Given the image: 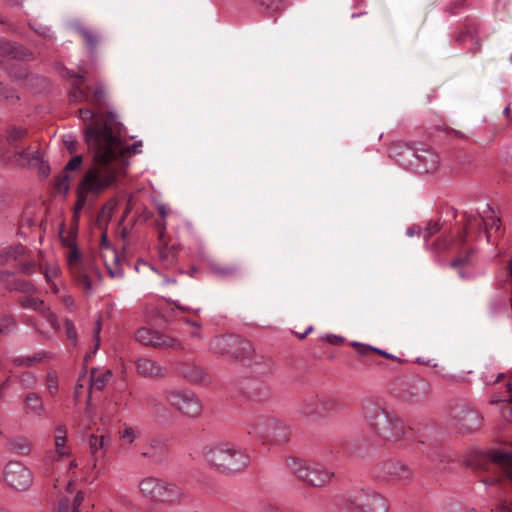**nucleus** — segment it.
I'll return each instance as SVG.
<instances>
[{
    "label": "nucleus",
    "instance_id": "obj_1",
    "mask_svg": "<svg viewBox=\"0 0 512 512\" xmlns=\"http://www.w3.org/2000/svg\"><path fill=\"white\" fill-rule=\"evenodd\" d=\"M85 142L93 154L94 161L105 171L114 170L116 176L119 166L128 153L136 155L142 152V141L123 146L121 139L113 134L111 126L107 123L102 126L96 124L87 126Z\"/></svg>",
    "mask_w": 512,
    "mask_h": 512
},
{
    "label": "nucleus",
    "instance_id": "obj_2",
    "mask_svg": "<svg viewBox=\"0 0 512 512\" xmlns=\"http://www.w3.org/2000/svg\"><path fill=\"white\" fill-rule=\"evenodd\" d=\"M363 416L369 427L384 443L405 440L411 434V429L405 427L399 418L387 414L373 401H366L363 404Z\"/></svg>",
    "mask_w": 512,
    "mask_h": 512
},
{
    "label": "nucleus",
    "instance_id": "obj_3",
    "mask_svg": "<svg viewBox=\"0 0 512 512\" xmlns=\"http://www.w3.org/2000/svg\"><path fill=\"white\" fill-rule=\"evenodd\" d=\"M389 155L399 165L414 170L418 174L433 172L439 165L438 155L423 145L417 147L411 143L398 141L390 146Z\"/></svg>",
    "mask_w": 512,
    "mask_h": 512
},
{
    "label": "nucleus",
    "instance_id": "obj_4",
    "mask_svg": "<svg viewBox=\"0 0 512 512\" xmlns=\"http://www.w3.org/2000/svg\"><path fill=\"white\" fill-rule=\"evenodd\" d=\"M204 460L211 467L224 474L243 471L250 464L249 455L230 443H215L202 449Z\"/></svg>",
    "mask_w": 512,
    "mask_h": 512
},
{
    "label": "nucleus",
    "instance_id": "obj_5",
    "mask_svg": "<svg viewBox=\"0 0 512 512\" xmlns=\"http://www.w3.org/2000/svg\"><path fill=\"white\" fill-rule=\"evenodd\" d=\"M138 487L141 495L153 503L178 504L184 497L178 485L152 476L141 479Z\"/></svg>",
    "mask_w": 512,
    "mask_h": 512
},
{
    "label": "nucleus",
    "instance_id": "obj_6",
    "mask_svg": "<svg viewBox=\"0 0 512 512\" xmlns=\"http://www.w3.org/2000/svg\"><path fill=\"white\" fill-rule=\"evenodd\" d=\"M343 512H387L385 498L372 489H359L344 497L338 505Z\"/></svg>",
    "mask_w": 512,
    "mask_h": 512
},
{
    "label": "nucleus",
    "instance_id": "obj_7",
    "mask_svg": "<svg viewBox=\"0 0 512 512\" xmlns=\"http://www.w3.org/2000/svg\"><path fill=\"white\" fill-rule=\"evenodd\" d=\"M116 182L114 170L105 171L102 168L98 172L88 171L77 190V201L75 203V213L83 209L87 202L88 193H99Z\"/></svg>",
    "mask_w": 512,
    "mask_h": 512
},
{
    "label": "nucleus",
    "instance_id": "obj_8",
    "mask_svg": "<svg viewBox=\"0 0 512 512\" xmlns=\"http://www.w3.org/2000/svg\"><path fill=\"white\" fill-rule=\"evenodd\" d=\"M486 212H488L487 215H482L480 212L464 213L466 219L464 237L471 235L473 232H476V237H479L484 231L487 242L493 241L494 233L500 231V219L490 209L489 204H486V210H483L482 213L486 214Z\"/></svg>",
    "mask_w": 512,
    "mask_h": 512
},
{
    "label": "nucleus",
    "instance_id": "obj_9",
    "mask_svg": "<svg viewBox=\"0 0 512 512\" xmlns=\"http://www.w3.org/2000/svg\"><path fill=\"white\" fill-rule=\"evenodd\" d=\"M286 465L299 479L314 487H321L329 483L334 476L333 472L319 464L307 465L302 460L294 457L288 458Z\"/></svg>",
    "mask_w": 512,
    "mask_h": 512
},
{
    "label": "nucleus",
    "instance_id": "obj_10",
    "mask_svg": "<svg viewBox=\"0 0 512 512\" xmlns=\"http://www.w3.org/2000/svg\"><path fill=\"white\" fill-rule=\"evenodd\" d=\"M248 433L259 435L277 444L284 443L289 438V429L286 424L273 417H258Z\"/></svg>",
    "mask_w": 512,
    "mask_h": 512
},
{
    "label": "nucleus",
    "instance_id": "obj_11",
    "mask_svg": "<svg viewBox=\"0 0 512 512\" xmlns=\"http://www.w3.org/2000/svg\"><path fill=\"white\" fill-rule=\"evenodd\" d=\"M165 399L175 409L189 417H197L202 411L199 399L188 390H168L165 392Z\"/></svg>",
    "mask_w": 512,
    "mask_h": 512
},
{
    "label": "nucleus",
    "instance_id": "obj_12",
    "mask_svg": "<svg viewBox=\"0 0 512 512\" xmlns=\"http://www.w3.org/2000/svg\"><path fill=\"white\" fill-rule=\"evenodd\" d=\"M340 404L334 398L328 396H316L305 399L299 408V412L305 417H326L338 411Z\"/></svg>",
    "mask_w": 512,
    "mask_h": 512
},
{
    "label": "nucleus",
    "instance_id": "obj_13",
    "mask_svg": "<svg viewBox=\"0 0 512 512\" xmlns=\"http://www.w3.org/2000/svg\"><path fill=\"white\" fill-rule=\"evenodd\" d=\"M135 336L136 340L141 344L151 346L156 349H183V346L178 339L150 328L143 327L138 329Z\"/></svg>",
    "mask_w": 512,
    "mask_h": 512
},
{
    "label": "nucleus",
    "instance_id": "obj_14",
    "mask_svg": "<svg viewBox=\"0 0 512 512\" xmlns=\"http://www.w3.org/2000/svg\"><path fill=\"white\" fill-rule=\"evenodd\" d=\"M373 475L378 479L393 482H407L412 478L410 468L395 460H388L375 465Z\"/></svg>",
    "mask_w": 512,
    "mask_h": 512
},
{
    "label": "nucleus",
    "instance_id": "obj_15",
    "mask_svg": "<svg viewBox=\"0 0 512 512\" xmlns=\"http://www.w3.org/2000/svg\"><path fill=\"white\" fill-rule=\"evenodd\" d=\"M6 483L17 491L28 489L33 481L32 472L23 463L10 461L4 468Z\"/></svg>",
    "mask_w": 512,
    "mask_h": 512
},
{
    "label": "nucleus",
    "instance_id": "obj_16",
    "mask_svg": "<svg viewBox=\"0 0 512 512\" xmlns=\"http://www.w3.org/2000/svg\"><path fill=\"white\" fill-rule=\"evenodd\" d=\"M40 156L31 146L22 150L10 152L5 147H0V162L4 165H12L25 168L39 161Z\"/></svg>",
    "mask_w": 512,
    "mask_h": 512
},
{
    "label": "nucleus",
    "instance_id": "obj_17",
    "mask_svg": "<svg viewBox=\"0 0 512 512\" xmlns=\"http://www.w3.org/2000/svg\"><path fill=\"white\" fill-rule=\"evenodd\" d=\"M454 40L457 44L462 45L467 40L472 42L470 49L472 54H476L481 50L482 38L480 37V25L476 19L466 18L460 31L455 34Z\"/></svg>",
    "mask_w": 512,
    "mask_h": 512
},
{
    "label": "nucleus",
    "instance_id": "obj_18",
    "mask_svg": "<svg viewBox=\"0 0 512 512\" xmlns=\"http://www.w3.org/2000/svg\"><path fill=\"white\" fill-rule=\"evenodd\" d=\"M0 283L9 290H15L24 294L37 292V288L33 283L24 279L16 278L14 273L9 271L0 272Z\"/></svg>",
    "mask_w": 512,
    "mask_h": 512
},
{
    "label": "nucleus",
    "instance_id": "obj_19",
    "mask_svg": "<svg viewBox=\"0 0 512 512\" xmlns=\"http://www.w3.org/2000/svg\"><path fill=\"white\" fill-rule=\"evenodd\" d=\"M137 372L145 378H162L166 375V368L158 362L147 358L140 357L135 361Z\"/></svg>",
    "mask_w": 512,
    "mask_h": 512
},
{
    "label": "nucleus",
    "instance_id": "obj_20",
    "mask_svg": "<svg viewBox=\"0 0 512 512\" xmlns=\"http://www.w3.org/2000/svg\"><path fill=\"white\" fill-rule=\"evenodd\" d=\"M480 462H490L500 466L503 468L506 477L512 481V454L491 450L480 456Z\"/></svg>",
    "mask_w": 512,
    "mask_h": 512
},
{
    "label": "nucleus",
    "instance_id": "obj_21",
    "mask_svg": "<svg viewBox=\"0 0 512 512\" xmlns=\"http://www.w3.org/2000/svg\"><path fill=\"white\" fill-rule=\"evenodd\" d=\"M208 268L211 274L221 279H229L240 275L239 264H220L214 260H208Z\"/></svg>",
    "mask_w": 512,
    "mask_h": 512
},
{
    "label": "nucleus",
    "instance_id": "obj_22",
    "mask_svg": "<svg viewBox=\"0 0 512 512\" xmlns=\"http://www.w3.org/2000/svg\"><path fill=\"white\" fill-rule=\"evenodd\" d=\"M0 56L29 59L32 56V53L15 42L0 39Z\"/></svg>",
    "mask_w": 512,
    "mask_h": 512
},
{
    "label": "nucleus",
    "instance_id": "obj_23",
    "mask_svg": "<svg viewBox=\"0 0 512 512\" xmlns=\"http://www.w3.org/2000/svg\"><path fill=\"white\" fill-rule=\"evenodd\" d=\"M141 456L147 458L153 464L161 463L166 456L165 446L159 440H152L143 448Z\"/></svg>",
    "mask_w": 512,
    "mask_h": 512
},
{
    "label": "nucleus",
    "instance_id": "obj_24",
    "mask_svg": "<svg viewBox=\"0 0 512 512\" xmlns=\"http://www.w3.org/2000/svg\"><path fill=\"white\" fill-rule=\"evenodd\" d=\"M28 129L23 126L9 125L5 129V141L12 148H19L21 142L27 137Z\"/></svg>",
    "mask_w": 512,
    "mask_h": 512
},
{
    "label": "nucleus",
    "instance_id": "obj_25",
    "mask_svg": "<svg viewBox=\"0 0 512 512\" xmlns=\"http://www.w3.org/2000/svg\"><path fill=\"white\" fill-rule=\"evenodd\" d=\"M67 433V427L64 424L55 427L54 445L56 453L60 458L68 457L71 453L70 448L66 445Z\"/></svg>",
    "mask_w": 512,
    "mask_h": 512
},
{
    "label": "nucleus",
    "instance_id": "obj_26",
    "mask_svg": "<svg viewBox=\"0 0 512 512\" xmlns=\"http://www.w3.org/2000/svg\"><path fill=\"white\" fill-rule=\"evenodd\" d=\"M105 267L110 277L121 278L124 274L123 268L119 261V256L116 250H110V254H101Z\"/></svg>",
    "mask_w": 512,
    "mask_h": 512
},
{
    "label": "nucleus",
    "instance_id": "obj_27",
    "mask_svg": "<svg viewBox=\"0 0 512 512\" xmlns=\"http://www.w3.org/2000/svg\"><path fill=\"white\" fill-rule=\"evenodd\" d=\"M474 253L475 251L473 248H467L463 253H460L458 257L450 262V266L452 268L458 269V274L462 279L468 278V275L463 272L462 267L473 264Z\"/></svg>",
    "mask_w": 512,
    "mask_h": 512
},
{
    "label": "nucleus",
    "instance_id": "obj_28",
    "mask_svg": "<svg viewBox=\"0 0 512 512\" xmlns=\"http://www.w3.org/2000/svg\"><path fill=\"white\" fill-rule=\"evenodd\" d=\"M179 373L190 383H201L205 380L203 370L194 365L184 364L180 366Z\"/></svg>",
    "mask_w": 512,
    "mask_h": 512
},
{
    "label": "nucleus",
    "instance_id": "obj_29",
    "mask_svg": "<svg viewBox=\"0 0 512 512\" xmlns=\"http://www.w3.org/2000/svg\"><path fill=\"white\" fill-rule=\"evenodd\" d=\"M77 32L81 35L83 38L85 45L88 49V52L91 56H93L96 53V48L99 43V35L98 33L94 32L93 30L87 28V27H78Z\"/></svg>",
    "mask_w": 512,
    "mask_h": 512
},
{
    "label": "nucleus",
    "instance_id": "obj_30",
    "mask_svg": "<svg viewBox=\"0 0 512 512\" xmlns=\"http://www.w3.org/2000/svg\"><path fill=\"white\" fill-rule=\"evenodd\" d=\"M481 424L482 417L477 411L468 409L464 412L461 419V425L464 430L468 432L475 431L481 427Z\"/></svg>",
    "mask_w": 512,
    "mask_h": 512
},
{
    "label": "nucleus",
    "instance_id": "obj_31",
    "mask_svg": "<svg viewBox=\"0 0 512 512\" xmlns=\"http://www.w3.org/2000/svg\"><path fill=\"white\" fill-rule=\"evenodd\" d=\"M34 293H28L18 298V303L24 309H32L36 312L43 313L46 310L45 303L42 299L35 297Z\"/></svg>",
    "mask_w": 512,
    "mask_h": 512
},
{
    "label": "nucleus",
    "instance_id": "obj_32",
    "mask_svg": "<svg viewBox=\"0 0 512 512\" xmlns=\"http://www.w3.org/2000/svg\"><path fill=\"white\" fill-rule=\"evenodd\" d=\"M26 252L25 246L17 244L8 246L0 251V265H5L9 261L17 260L22 257Z\"/></svg>",
    "mask_w": 512,
    "mask_h": 512
},
{
    "label": "nucleus",
    "instance_id": "obj_33",
    "mask_svg": "<svg viewBox=\"0 0 512 512\" xmlns=\"http://www.w3.org/2000/svg\"><path fill=\"white\" fill-rule=\"evenodd\" d=\"M52 358V354L47 351L39 352L37 354H34L33 356H19L13 359V364L15 366H25V367H31L35 363L42 362L46 359Z\"/></svg>",
    "mask_w": 512,
    "mask_h": 512
},
{
    "label": "nucleus",
    "instance_id": "obj_34",
    "mask_svg": "<svg viewBox=\"0 0 512 512\" xmlns=\"http://www.w3.org/2000/svg\"><path fill=\"white\" fill-rule=\"evenodd\" d=\"M10 450L20 455H29L32 449L31 442L25 437H13L8 440Z\"/></svg>",
    "mask_w": 512,
    "mask_h": 512
},
{
    "label": "nucleus",
    "instance_id": "obj_35",
    "mask_svg": "<svg viewBox=\"0 0 512 512\" xmlns=\"http://www.w3.org/2000/svg\"><path fill=\"white\" fill-rule=\"evenodd\" d=\"M110 443V438L105 435H95L91 434L88 440V445L90 449V453L93 458L96 460L98 457V453L104 449L106 445Z\"/></svg>",
    "mask_w": 512,
    "mask_h": 512
},
{
    "label": "nucleus",
    "instance_id": "obj_36",
    "mask_svg": "<svg viewBox=\"0 0 512 512\" xmlns=\"http://www.w3.org/2000/svg\"><path fill=\"white\" fill-rule=\"evenodd\" d=\"M27 413L41 415L44 412V405L42 399L37 393H29L25 397Z\"/></svg>",
    "mask_w": 512,
    "mask_h": 512
},
{
    "label": "nucleus",
    "instance_id": "obj_37",
    "mask_svg": "<svg viewBox=\"0 0 512 512\" xmlns=\"http://www.w3.org/2000/svg\"><path fill=\"white\" fill-rule=\"evenodd\" d=\"M253 2L261 12H265L269 15L280 12L285 7L283 0H253Z\"/></svg>",
    "mask_w": 512,
    "mask_h": 512
},
{
    "label": "nucleus",
    "instance_id": "obj_38",
    "mask_svg": "<svg viewBox=\"0 0 512 512\" xmlns=\"http://www.w3.org/2000/svg\"><path fill=\"white\" fill-rule=\"evenodd\" d=\"M111 375L112 373L110 370L99 372L97 369H92L90 378L91 388L102 390L106 386Z\"/></svg>",
    "mask_w": 512,
    "mask_h": 512
},
{
    "label": "nucleus",
    "instance_id": "obj_39",
    "mask_svg": "<svg viewBox=\"0 0 512 512\" xmlns=\"http://www.w3.org/2000/svg\"><path fill=\"white\" fill-rule=\"evenodd\" d=\"M159 258L166 267L173 266L177 261V251L175 246H168L167 244L160 246Z\"/></svg>",
    "mask_w": 512,
    "mask_h": 512
},
{
    "label": "nucleus",
    "instance_id": "obj_40",
    "mask_svg": "<svg viewBox=\"0 0 512 512\" xmlns=\"http://www.w3.org/2000/svg\"><path fill=\"white\" fill-rule=\"evenodd\" d=\"M453 243V239L450 236H440L437 238L430 246L428 245V249L439 254L447 251Z\"/></svg>",
    "mask_w": 512,
    "mask_h": 512
},
{
    "label": "nucleus",
    "instance_id": "obj_41",
    "mask_svg": "<svg viewBox=\"0 0 512 512\" xmlns=\"http://www.w3.org/2000/svg\"><path fill=\"white\" fill-rule=\"evenodd\" d=\"M83 81H75L70 91V99L73 102H86L89 99L88 93L82 89Z\"/></svg>",
    "mask_w": 512,
    "mask_h": 512
},
{
    "label": "nucleus",
    "instance_id": "obj_42",
    "mask_svg": "<svg viewBox=\"0 0 512 512\" xmlns=\"http://www.w3.org/2000/svg\"><path fill=\"white\" fill-rule=\"evenodd\" d=\"M466 1L465 0H450V2L445 6L444 11L449 16H455L466 9Z\"/></svg>",
    "mask_w": 512,
    "mask_h": 512
},
{
    "label": "nucleus",
    "instance_id": "obj_43",
    "mask_svg": "<svg viewBox=\"0 0 512 512\" xmlns=\"http://www.w3.org/2000/svg\"><path fill=\"white\" fill-rule=\"evenodd\" d=\"M16 326L14 318L9 314L0 315V334L7 335L11 333Z\"/></svg>",
    "mask_w": 512,
    "mask_h": 512
},
{
    "label": "nucleus",
    "instance_id": "obj_44",
    "mask_svg": "<svg viewBox=\"0 0 512 512\" xmlns=\"http://www.w3.org/2000/svg\"><path fill=\"white\" fill-rule=\"evenodd\" d=\"M442 229V226L439 221H430L423 231V239L426 247H428L429 240L432 236L439 233Z\"/></svg>",
    "mask_w": 512,
    "mask_h": 512
},
{
    "label": "nucleus",
    "instance_id": "obj_45",
    "mask_svg": "<svg viewBox=\"0 0 512 512\" xmlns=\"http://www.w3.org/2000/svg\"><path fill=\"white\" fill-rule=\"evenodd\" d=\"M106 103L105 87L102 83H97L93 91V105L100 108Z\"/></svg>",
    "mask_w": 512,
    "mask_h": 512
},
{
    "label": "nucleus",
    "instance_id": "obj_46",
    "mask_svg": "<svg viewBox=\"0 0 512 512\" xmlns=\"http://www.w3.org/2000/svg\"><path fill=\"white\" fill-rule=\"evenodd\" d=\"M65 333L67 338L71 341L73 345H76L78 342V333L75 327V324L72 320L66 318L64 320Z\"/></svg>",
    "mask_w": 512,
    "mask_h": 512
},
{
    "label": "nucleus",
    "instance_id": "obj_47",
    "mask_svg": "<svg viewBox=\"0 0 512 512\" xmlns=\"http://www.w3.org/2000/svg\"><path fill=\"white\" fill-rule=\"evenodd\" d=\"M119 435L123 441L132 444L139 436V432L133 427L125 426L122 430L119 431Z\"/></svg>",
    "mask_w": 512,
    "mask_h": 512
},
{
    "label": "nucleus",
    "instance_id": "obj_48",
    "mask_svg": "<svg viewBox=\"0 0 512 512\" xmlns=\"http://www.w3.org/2000/svg\"><path fill=\"white\" fill-rule=\"evenodd\" d=\"M69 175L62 171L55 180V188L60 193H66L69 190Z\"/></svg>",
    "mask_w": 512,
    "mask_h": 512
},
{
    "label": "nucleus",
    "instance_id": "obj_49",
    "mask_svg": "<svg viewBox=\"0 0 512 512\" xmlns=\"http://www.w3.org/2000/svg\"><path fill=\"white\" fill-rule=\"evenodd\" d=\"M19 381L24 389H31L36 384V378L31 372H24L19 376Z\"/></svg>",
    "mask_w": 512,
    "mask_h": 512
},
{
    "label": "nucleus",
    "instance_id": "obj_50",
    "mask_svg": "<svg viewBox=\"0 0 512 512\" xmlns=\"http://www.w3.org/2000/svg\"><path fill=\"white\" fill-rule=\"evenodd\" d=\"M42 315L46 318V320L54 330L59 331L61 329L57 315L53 313L50 310V308L47 307L46 310L42 313Z\"/></svg>",
    "mask_w": 512,
    "mask_h": 512
},
{
    "label": "nucleus",
    "instance_id": "obj_51",
    "mask_svg": "<svg viewBox=\"0 0 512 512\" xmlns=\"http://www.w3.org/2000/svg\"><path fill=\"white\" fill-rule=\"evenodd\" d=\"M46 385L49 392L55 395L58 391V378L55 373H49L46 377Z\"/></svg>",
    "mask_w": 512,
    "mask_h": 512
},
{
    "label": "nucleus",
    "instance_id": "obj_52",
    "mask_svg": "<svg viewBox=\"0 0 512 512\" xmlns=\"http://www.w3.org/2000/svg\"><path fill=\"white\" fill-rule=\"evenodd\" d=\"M67 247L70 248V252L68 255V264L73 265L74 263L79 261L81 254L78 250L76 243H69V244H67Z\"/></svg>",
    "mask_w": 512,
    "mask_h": 512
},
{
    "label": "nucleus",
    "instance_id": "obj_53",
    "mask_svg": "<svg viewBox=\"0 0 512 512\" xmlns=\"http://www.w3.org/2000/svg\"><path fill=\"white\" fill-rule=\"evenodd\" d=\"M82 163V156L76 155L72 157L69 162L65 165L63 172L67 173L68 171L76 170L80 167Z\"/></svg>",
    "mask_w": 512,
    "mask_h": 512
},
{
    "label": "nucleus",
    "instance_id": "obj_54",
    "mask_svg": "<svg viewBox=\"0 0 512 512\" xmlns=\"http://www.w3.org/2000/svg\"><path fill=\"white\" fill-rule=\"evenodd\" d=\"M36 263L34 261L23 262L20 264V271L27 275H32L35 272Z\"/></svg>",
    "mask_w": 512,
    "mask_h": 512
},
{
    "label": "nucleus",
    "instance_id": "obj_55",
    "mask_svg": "<svg viewBox=\"0 0 512 512\" xmlns=\"http://www.w3.org/2000/svg\"><path fill=\"white\" fill-rule=\"evenodd\" d=\"M60 270L58 267H48L45 270V279L48 283H50L54 278H56L59 274Z\"/></svg>",
    "mask_w": 512,
    "mask_h": 512
},
{
    "label": "nucleus",
    "instance_id": "obj_56",
    "mask_svg": "<svg viewBox=\"0 0 512 512\" xmlns=\"http://www.w3.org/2000/svg\"><path fill=\"white\" fill-rule=\"evenodd\" d=\"M84 500V494L83 492L79 491L74 497L73 505L71 508V512H79V507L81 506L82 502Z\"/></svg>",
    "mask_w": 512,
    "mask_h": 512
},
{
    "label": "nucleus",
    "instance_id": "obj_57",
    "mask_svg": "<svg viewBox=\"0 0 512 512\" xmlns=\"http://www.w3.org/2000/svg\"><path fill=\"white\" fill-rule=\"evenodd\" d=\"M100 331H101V322H100V320H97L95 328H94V339H95L96 343H95V346H94L93 353H95L98 350V348H99V343H100L99 334H100Z\"/></svg>",
    "mask_w": 512,
    "mask_h": 512
},
{
    "label": "nucleus",
    "instance_id": "obj_58",
    "mask_svg": "<svg viewBox=\"0 0 512 512\" xmlns=\"http://www.w3.org/2000/svg\"><path fill=\"white\" fill-rule=\"evenodd\" d=\"M324 339L331 345H338L343 342V337L334 334H327Z\"/></svg>",
    "mask_w": 512,
    "mask_h": 512
},
{
    "label": "nucleus",
    "instance_id": "obj_59",
    "mask_svg": "<svg viewBox=\"0 0 512 512\" xmlns=\"http://www.w3.org/2000/svg\"><path fill=\"white\" fill-rule=\"evenodd\" d=\"M421 233L423 234V231H422L421 227L418 225H412V226L408 227L406 230V235L409 237H413L415 235L419 236V235H421Z\"/></svg>",
    "mask_w": 512,
    "mask_h": 512
},
{
    "label": "nucleus",
    "instance_id": "obj_60",
    "mask_svg": "<svg viewBox=\"0 0 512 512\" xmlns=\"http://www.w3.org/2000/svg\"><path fill=\"white\" fill-rule=\"evenodd\" d=\"M58 512H71L68 498H63L59 501Z\"/></svg>",
    "mask_w": 512,
    "mask_h": 512
},
{
    "label": "nucleus",
    "instance_id": "obj_61",
    "mask_svg": "<svg viewBox=\"0 0 512 512\" xmlns=\"http://www.w3.org/2000/svg\"><path fill=\"white\" fill-rule=\"evenodd\" d=\"M80 118L83 121H92L93 119V112L90 109L84 108L79 110Z\"/></svg>",
    "mask_w": 512,
    "mask_h": 512
},
{
    "label": "nucleus",
    "instance_id": "obj_62",
    "mask_svg": "<svg viewBox=\"0 0 512 512\" xmlns=\"http://www.w3.org/2000/svg\"><path fill=\"white\" fill-rule=\"evenodd\" d=\"M65 145L68 151L72 154L76 151V141L72 138V136H67L64 140Z\"/></svg>",
    "mask_w": 512,
    "mask_h": 512
},
{
    "label": "nucleus",
    "instance_id": "obj_63",
    "mask_svg": "<svg viewBox=\"0 0 512 512\" xmlns=\"http://www.w3.org/2000/svg\"><path fill=\"white\" fill-rule=\"evenodd\" d=\"M11 381V377H7L0 383V399L3 398L5 391L10 387Z\"/></svg>",
    "mask_w": 512,
    "mask_h": 512
},
{
    "label": "nucleus",
    "instance_id": "obj_64",
    "mask_svg": "<svg viewBox=\"0 0 512 512\" xmlns=\"http://www.w3.org/2000/svg\"><path fill=\"white\" fill-rule=\"evenodd\" d=\"M101 247L106 250L105 254L107 255L110 254V250H113L108 242L106 232H104L101 236Z\"/></svg>",
    "mask_w": 512,
    "mask_h": 512
}]
</instances>
